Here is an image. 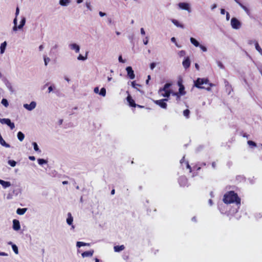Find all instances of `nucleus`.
I'll return each mask as SVG.
<instances>
[{
    "label": "nucleus",
    "mask_w": 262,
    "mask_h": 262,
    "mask_svg": "<svg viewBox=\"0 0 262 262\" xmlns=\"http://www.w3.org/2000/svg\"><path fill=\"white\" fill-rule=\"evenodd\" d=\"M43 60H44L45 65L46 66H47L48 64V62L50 61V58L47 57L46 56H44Z\"/></svg>",
    "instance_id": "obj_44"
},
{
    "label": "nucleus",
    "mask_w": 262,
    "mask_h": 262,
    "mask_svg": "<svg viewBox=\"0 0 262 262\" xmlns=\"http://www.w3.org/2000/svg\"><path fill=\"white\" fill-rule=\"evenodd\" d=\"M126 71L127 72V76L130 79H134L135 78V75L132 67H127L126 68Z\"/></svg>",
    "instance_id": "obj_9"
},
{
    "label": "nucleus",
    "mask_w": 262,
    "mask_h": 262,
    "mask_svg": "<svg viewBox=\"0 0 262 262\" xmlns=\"http://www.w3.org/2000/svg\"><path fill=\"white\" fill-rule=\"evenodd\" d=\"M164 93H162V92L159 94L160 95H161V96H162L163 97H165V98H167L168 97H169L170 94L173 93V92H171V91H163Z\"/></svg>",
    "instance_id": "obj_23"
},
{
    "label": "nucleus",
    "mask_w": 262,
    "mask_h": 262,
    "mask_svg": "<svg viewBox=\"0 0 262 262\" xmlns=\"http://www.w3.org/2000/svg\"><path fill=\"white\" fill-rule=\"evenodd\" d=\"M12 249L16 254L18 253V247L15 244L12 245Z\"/></svg>",
    "instance_id": "obj_40"
},
{
    "label": "nucleus",
    "mask_w": 262,
    "mask_h": 262,
    "mask_svg": "<svg viewBox=\"0 0 262 262\" xmlns=\"http://www.w3.org/2000/svg\"><path fill=\"white\" fill-rule=\"evenodd\" d=\"M216 63L218 66V67L220 68V69H225V66H224V64L222 63V62L219 60H217L216 61Z\"/></svg>",
    "instance_id": "obj_42"
},
{
    "label": "nucleus",
    "mask_w": 262,
    "mask_h": 262,
    "mask_svg": "<svg viewBox=\"0 0 262 262\" xmlns=\"http://www.w3.org/2000/svg\"><path fill=\"white\" fill-rule=\"evenodd\" d=\"M99 14L100 16H101V17H103L106 15V13L104 12H103L102 11H99Z\"/></svg>",
    "instance_id": "obj_56"
},
{
    "label": "nucleus",
    "mask_w": 262,
    "mask_h": 262,
    "mask_svg": "<svg viewBox=\"0 0 262 262\" xmlns=\"http://www.w3.org/2000/svg\"><path fill=\"white\" fill-rule=\"evenodd\" d=\"M178 7L182 10L187 11L189 13L191 12L190 5L186 2H181L178 4Z\"/></svg>",
    "instance_id": "obj_6"
},
{
    "label": "nucleus",
    "mask_w": 262,
    "mask_h": 262,
    "mask_svg": "<svg viewBox=\"0 0 262 262\" xmlns=\"http://www.w3.org/2000/svg\"><path fill=\"white\" fill-rule=\"evenodd\" d=\"M256 42H258L256 40L254 39H250L248 41V43L249 45H252V44L254 43V45H256Z\"/></svg>",
    "instance_id": "obj_46"
},
{
    "label": "nucleus",
    "mask_w": 262,
    "mask_h": 262,
    "mask_svg": "<svg viewBox=\"0 0 262 262\" xmlns=\"http://www.w3.org/2000/svg\"><path fill=\"white\" fill-rule=\"evenodd\" d=\"M225 206L223 204L219 205L218 206L219 209L221 213L224 214L226 212V210L225 209Z\"/></svg>",
    "instance_id": "obj_33"
},
{
    "label": "nucleus",
    "mask_w": 262,
    "mask_h": 262,
    "mask_svg": "<svg viewBox=\"0 0 262 262\" xmlns=\"http://www.w3.org/2000/svg\"><path fill=\"white\" fill-rule=\"evenodd\" d=\"M13 24H14V25L15 26H17V18L16 17H15V18L13 20Z\"/></svg>",
    "instance_id": "obj_64"
},
{
    "label": "nucleus",
    "mask_w": 262,
    "mask_h": 262,
    "mask_svg": "<svg viewBox=\"0 0 262 262\" xmlns=\"http://www.w3.org/2000/svg\"><path fill=\"white\" fill-rule=\"evenodd\" d=\"M140 32H141V34L143 35L145 34V32L143 28H141L140 29Z\"/></svg>",
    "instance_id": "obj_60"
},
{
    "label": "nucleus",
    "mask_w": 262,
    "mask_h": 262,
    "mask_svg": "<svg viewBox=\"0 0 262 262\" xmlns=\"http://www.w3.org/2000/svg\"><path fill=\"white\" fill-rule=\"evenodd\" d=\"M168 101L167 98L162 99L160 100H154V102L159 105L160 107L163 109H166L167 104L166 102Z\"/></svg>",
    "instance_id": "obj_5"
},
{
    "label": "nucleus",
    "mask_w": 262,
    "mask_h": 262,
    "mask_svg": "<svg viewBox=\"0 0 262 262\" xmlns=\"http://www.w3.org/2000/svg\"><path fill=\"white\" fill-rule=\"evenodd\" d=\"M186 167H187V168H188V169H189V170H190V172H191V168L190 166L189 165V163H188V161H187V162H186Z\"/></svg>",
    "instance_id": "obj_59"
},
{
    "label": "nucleus",
    "mask_w": 262,
    "mask_h": 262,
    "mask_svg": "<svg viewBox=\"0 0 262 262\" xmlns=\"http://www.w3.org/2000/svg\"><path fill=\"white\" fill-rule=\"evenodd\" d=\"M171 22L175 25L177 27H179V28H182L183 29L184 28V26L182 24H181L179 21L177 19H171Z\"/></svg>",
    "instance_id": "obj_22"
},
{
    "label": "nucleus",
    "mask_w": 262,
    "mask_h": 262,
    "mask_svg": "<svg viewBox=\"0 0 262 262\" xmlns=\"http://www.w3.org/2000/svg\"><path fill=\"white\" fill-rule=\"evenodd\" d=\"M36 106V103L35 101H32L30 104H24L23 106L28 111H31L34 110Z\"/></svg>",
    "instance_id": "obj_8"
},
{
    "label": "nucleus",
    "mask_w": 262,
    "mask_h": 262,
    "mask_svg": "<svg viewBox=\"0 0 262 262\" xmlns=\"http://www.w3.org/2000/svg\"><path fill=\"white\" fill-rule=\"evenodd\" d=\"M71 3V0H59V4L60 6L66 7Z\"/></svg>",
    "instance_id": "obj_20"
},
{
    "label": "nucleus",
    "mask_w": 262,
    "mask_h": 262,
    "mask_svg": "<svg viewBox=\"0 0 262 262\" xmlns=\"http://www.w3.org/2000/svg\"><path fill=\"white\" fill-rule=\"evenodd\" d=\"M37 162L39 165H42L43 164H47L48 161L43 159H38Z\"/></svg>",
    "instance_id": "obj_35"
},
{
    "label": "nucleus",
    "mask_w": 262,
    "mask_h": 262,
    "mask_svg": "<svg viewBox=\"0 0 262 262\" xmlns=\"http://www.w3.org/2000/svg\"><path fill=\"white\" fill-rule=\"evenodd\" d=\"M85 6L88 10L90 11H92V8L91 5V3L90 2H86Z\"/></svg>",
    "instance_id": "obj_43"
},
{
    "label": "nucleus",
    "mask_w": 262,
    "mask_h": 262,
    "mask_svg": "<svg viewBox=\"0 0 262 262\" xmlns=\"http://www.w3.org/2000/svg\"><path fill=\"white\" fill-rule=\"evenodd\" d=\"M171 86V83H165L163 88H161L159 90V91H158L159 94H160L163 91H170L169 90H168V89Z\"/></svg>",
    "instance_id": "obj_14"
},
{
    "label": "nucleus",
    "mask_w": 262,
    "mask_h": 262,
    "mask_svg": "<svg viewBox=\"0 0 262 262\" xmlns=\"http://www.w3.org/2000/svg\"><path fill=\"white\" fill-rule=\"evenodd\" d=\"M67 223L69 225H72L73 224V217L71 214V213L69 212L68 213V217L67 219Z\"/></svg>",
    "instance_id": "obj_19"
},
{
    "label": "nucleus",
    "mask_w": 262,
    "mask_h": 262,
    "mask_svg": "<svg viewBox=\"0 0 262 262\" xmlns=\"http://www.w3.org/2000/svg\"><path fill=\"white\" fill-rule=\"evenodd\" d=\"M131 85L134 88L136 89H137V86H141L140 84L136 83L135 81H132L131 82Z\"/></svg>",
    "instance_id": "obj_45"
},
{
    "label": "nucleus",
    "mask_w": 262,
    "mask_h": 262,
    "mask_svg": "<svg viewBox=\"0 0 262 262\" xmlns=\"http://www.w3.org/2000/svg\"><path fill=\"white\" fill-rule=\"evenodd\" d=\"M230 16L229 13L227 12L226 13V20L228 21L230 19Z\"/></svg>",
    "instance_id": "obj_54"
},
{
    "label": "nucleus",
    "mask_w": 262,
    "mask_h": 262,
    "mask_svg": "<svg viewBox=\"0 0 262 262\" xmlns=\"http://www.w3.org/2000/svg\"><path fill=\"white\" fill-rule=\"evenodd\" d=\"M118 60L121 63H124L125 62V60L123 59L122 55H120L118 57Z\"/></svg>",
    "instance_id": "obj_52"
},
{
    "label": "nucleus",
    "mask_w": 262,
    "mask_h": 262,
    "mask_svg": "<svg viewBox=\"0 0 262 262\" xmlns=\"http://www.w3.org/2000/svg\"><path fill=\"white\" fill-rule=\"evenodd\" d=\"M94 92L96 94H99V89L98 87H95L94 89Z\"/></svg>",
    "instance_id": "obj_55"
},
{
    "label": "nucleus",
    "mask_w": 262,
    "mask_h": 262,
    "mask_svg": "<svg viewBox=\"0 0 262 262\" xmlns=\"http://www.w3.org/2000/svg\"><path fill=\"white\" fill-rule=\"evenodd\" d=\"M69 47L71 50L75 51L77 53L80 51V46L76 43H70Z\"/></svg>",
    "instance_id": "obj_11"
},
{
    "label": "nucleus",
    "mask_w": 262,
    "mask_h": 262,
    "mask_svg": "<svg viewBox=\"0 0 262 262\" xmlns=\"http://www.w3.org/2000/svg\"><path fill=\"white\" fill-rule=\"evenodd\" d=\"M245 11V12L249 15L250 14L249 9L244 6L243 4H242L239 0L237 1V2H236Z\"/></svg>",
    "instance_id": "obj_17"
},
{
    "label": "nucleus",
    "mask_w": 262,
    "mask_h": 262,
    "mask_svg": "<svg viewBox=\"0 0 262 262\" xmlns=\"http://www.w3.org/2000/svg\"><path fill=\"white\" fill-rule=\"evenodd\" d=\"M148 43V38L147 36H146L145 37V38L143 40V43L145 45H147Z\"/></svg>",
    "instance_id": "obj_53"
},
{
    "label": "nucleus",
    "mask_w": 262,
    "mask_h": 262,
    "mask_svg": "<svg viewBox=\"0 0 262 262\" xmlns=\"http://www.w3.org/2000/svg\"><path fill=\"white\" fill-rule=\"evenodd\" d=\"M33 146V148H34V150L38 152V153H40L41 152V150L39 149L37 144L36 142H32V143Z\"/></svg>",
    "instance_id": "obj_31"
},
{
    "label": "nucleus",
    "mask_w": 262,
    "mask_h": 262,
    "mask_svg": "<svg viewBox=\"0 0 262 262\" xmlns=\"http://www.w3.org/2000/svg\"><path fill=\"white\" fill-rule=\"evenodd\" d=\"M29 159L31 161H34L35 160V157L33 156H30L29 157Z\"/></svg>",
    "instance_id": "obj_63"
},
{
    "label": "nucleus",
    "mask_w": 262,
    "mask_h": 262,
    "mask_svg": "<svg viewBox=\"0 0 262 262\" xmlns=\"http://www.w3.org/2000/svg\"><path fill=\"white\" fill-rule=\"evenodd\" d=\"M8 163L11 167H15L16 165V162L13 160H9L8 161Z\"/></svg>",
    "instance_id": "obj_39"
},
{
    "label": "nucleus",
    "mask_w": 262,
    "mask_h": 262,
    "mask_svg": "<svg viewBox=\"0 0 262 262\" xmlns=\"http://www.w3.org/2000/svg\"><path fill=\"white\" fill-rule=\"evenodd\" d=\"M0 184L2 185L4 189H6L11 186V183L9 181H5L0 179Z\"/></svg>",
    "instance_id": "obj_16"
},
{
    "label": "nucleus",
    "mask_w": 262,
    "mask_h": 262,
    "mask_svg": "<svg viewBox=\"0 0 262 262\" xmlns=\"http://www.w3.org/2000/svg\"><path fill=\"white\" fill-rule=\"evenodd\" d=\"M7 43L6 41L3 42L1 43L0 46V53L1 54H3L4 53L6 47H7Z\"/></svg>",
    "instance_id": "obj_21"
},
{
    "label": "nucleus",
    "mask_w": 262,
    "mask_h": 262,
    "mask_svg": "<svg viewBox=\"0 0 262 262\" xmlns=\"http://www.w3.org/2000/svg\"><path fill=\"white\" fill-rule=\"evenodd\" d=\"M231 27L235 30H238L242 27V23L236 17H233L231 19Z\"/></svg>",
    "instance_id": "obj_4"
},
{
    "label": "nucleus",
    "mask_w": 262,
    "mask_h": 262,
    "mask_svg": "<svg viewBox=\"0 0 262 262\" xmlns=\"http://www.w3.org/2000/svg\"><path fill=\"white\" fill-rule=\"evenodd\" d=\"M5 85L7 86V88L8 89V90L11 93H13L14 92V90H13V87L12 86V84H11V83L10 81H9L8 80H6V81H5Z\"/></svg>",
    "instance_id": "obj_24"
},
{
    "label": "nucleus",
    "mask_w": 262,
    "mask_h": 262,
    "mask_svg": "<svg viewBox=\"0 0 262 262\" xmlns=\"http://www.w3.org/2000/svg\"><path fill=\"white\" fill-rule=\"evenodd\" d=\"M223 202L225 204L235 203L236 208L234 209L232 213H236L238 211L241 205V199L237 194L233 191H230L224 195Z\"/></svg>",
    "instance_id": "obj_1"
},
{
    "label": "nucleus",
    "mask_w": 262,
    "mask_h": 262,
    "mask_svg": "<svg viewBox=\"0 0 262 262\" xmlns=\"http://www.w3.org/2000/svg\"><path fill=\"white\" fill-rule=\"evenodd\" d=\"M182 64L183 67L186 69L190 67V60L189 57H186L184 58L183 62Z\"/></svg>",
    "instance_id": "obj_12"
},
{
    "label": "nucleus",
    "mask_w": 262,
    "mask_h": 262,
    "mask_svg": "<svg viewBox=\"0 0 262 262\" xmlns=\"http://www.w3.org/2000/svg\"><path fill=\"white\" fill-rule=\"evenodd\" d=\"M126 100L128 103V104L131 107H136V104L134 100L133 99L132 97L130 95H128L126 98Z\"/></svg>",
    "instance_id": "obj_13"
},
{
    "label": "nucleus",
    "mask_w": 262,
    "mask_h": 262,
    "mask_svg": "<svg viewBox=\"0 0 262 262\" xmlns=\"http://www.w3.org/2000/svg\"><path fill=\"white\" fill-rule=\"evenodd\" d=\"M247 144L251 147H256L257 146L256 143L252 140H248Z\"/></svg>",
    "instance_id": "obj_34"
},
{
    "label": "nucleus",
    "mask_w": 262,
    "mask_h": 262,
    "mask_svg": "<svg viewBox=\"0 0 262 262\" xmlns=\"http://www.w3.org/2000/svg\"><path fill=\"white\" fill-rule=\"evenodd\" d=\"M19 8L17 7L16 9V12H15L16 17L17 16V15L19 14Z\"/></svg>",
    "instance_id": "obj_57"
},
{
    "label": "nucleus",
    "mask_w": 262,
    "mask_h": 262,
    "mask_svg": "<svg viewBox=\"0 0 262 262\" xmlns=\"http://www.w3.org/2000/svg\"><path fill=\"white\" fill-rule=\"evenodd\" d=\"M93 253H94V250H91L90 251L83 252L81 254V255H82V257H83V258L86 257H91L93 255Z\"/></svg>",
    "instance_id": "obj_15"
},
{
    "label": "nucleus",
    "mask_w": 262,
    "mask_h": 262,
    "mask_svg": "<svg viewBox=\"0 0 262 262\" xmlns=\"http://www.w3.org/2000/svg\"><path fill=\"white\" fill-rule=\"evenodd\" d=\"M227 12H226L225 10L224 9H221V14H222V15H224L225 14H226Z\"/></svg>",
    "instance_id": "obj_61"
},
{
    "label": "nucleus",
    "mask_w": 262,
    "mask_h": 262,
    "mask_svg": "<svg viewBox=\"0 0 262 262\" xmlns=\"http://www.w3.org/2000/svg\"><path fill=\"white\" fill-rule=\"evenodd\" d=\"M171 41L176 43V42H177V41H176V38L174 37H172L171 38Z\"/></svg>",
    "instance_id": "obj_62"
},
{
    "label": "nucleus",
    "mask_w": 262,
    "mask_h": 262,
    "mask_svg": "<svg viewBox=\"0 0 262 262\" xmlns=\"http://www.w3.org/2000/svg\"><path fill=\"white\" fill-rule=\"evenodd\" d=\"M178 84L179 86V89L178 92H173L172 93V96H177V100H179L180 99V96L184 95L186 93L185 91L184 86L180 83V82H178Z\"/></svg>",
    "instance_id": "obj_3"
},
{
    "label": "nucleus",
    "mask_w": 262,
    "mask_h": 262,
    "mask_svg": "<svg viewBox=\"0 0 262 262\" xmlns=\"http://www.w3.org/2000/svg\"><path fill=\"white\" fill-rule=\"evenodd\" d=\"M55 89V87L54 85H51L48 88V93H50L53 91L54 89Z\"/></svg>",
    "instance_id": "obj_48"
},
{
    "label": "nucleus",
    "mask_w": 262,
    "mask_h": 262,
    "mask_svg": "<svg viewBox=\"0 0 262 262\" xmlns=\"http://www.w3.org/2000/svg\"><path fill=\"white\" fill-rule=\"evenodd\" d=\"M178 54L180 57H183L185 55L186 52L184 50H181L179 52Z\"/></svg>",
    "instance_id": "obj_47"
},
{
    "label": "nucleus",
    "mask_w": 262,
    "mask_h": 262,
    "mask_svg": "<svg viewBox=\"0 0 262 262\" xmlns=\"http://www.w3.org/2000/svg\"><path fill=\"white\" fill-rule=\"evenodd\" d=\"M194 85L199 89H206L209 91H210V87L212 86V84L209 83L207 78H198L194 81Z\"/></svg>",
    "instance_id": "obj_2"
},
{
    "label": "nucleus",
    "mask_w": 262,
    "mask_h": 262,
    "mask_svg": "<svg viewBox=\"0 0 262 262\" xmlns=\"http://www.w3.org/2000/svg\"><path fill=\"white\" fill-rule=\"evenodd\" d=\"M261 217H262V215H261L260 213L256 214L255 215V217L256 218L257 220L259 219Z\"/></svg>",
    "instance_id": "obj_58"
},
{
    "label": "nucleus",
    "mask_w": 262,
    "mask_h": 262,
    "mask_svg": "<svg viewBox=\"0 0 262 262\" xmlns=\"http://www.w3.org/2000/svg\"><path fill=\"white\" fill-rule=\"evenodd\" d=\"M26 23V18L22 17L19 25L18 26V29H21Z\"/></svg>",
    "instance_id": "obj_28"
},
{
    "label": "nucleus",
    "mask_w": 262,
    "mask_h": 262,
    "mask_svg": "<svg viewBox=\"0 0 262 262\" xmlns=\"http://www.w3.org/2000/svg\"><path fill=\"white\" fill-rule=\"evenodd\" d=\"M8 118H0V123L2 124H5Z\"/></svg>",
    "instance_id": "obj_50"
},
{
    "label": "nucleus",
    "mask_w": 262,
    "mask_h": 262,
    "mask_svg": "<svg viewBox=\"0 0 262 262\" xmlns=\"http://www.w3.org/2000/svg\"><path fill=\"white\" fill-rule=\"evenodd\" d=\"M255 49L259 52V53L262 55V49L259 46L258 42H256V45H255Z\"/></svg>",
    "instance_id": "obj_36"
},
{
    "label": "nucleus",
    "mask_w": 262,
    "mask_h": 262,
    "mask_svg": "<svg viewBox=\"0 0 262 262\" xmlns=\"http://www.w3.org/2000/svg\"><path fill=\"white\" fill-rule=\"evenodd\" d=\"M199 47L200 48V49L203 51V52H206L207 51V48L202 45H200V46H199Z\"/></svg>",
    "instance_id": "obj_49"
},
{
    "label": "nucleus",
    "mask_w": 262,
    "mask_h": 262,
    "mask_svg": "<svg viewBox=\"0 0 262 262\" xmlns=\"http://www.w3.org/2000/svg\"><path fill=\"white\" fill-rule=\"evenodd\" d=\"M90 246V244L84 243L82 242H77L76 246L78 248H80L82 246Z\"/></svg>",
    "instance_id": "obj_32"
},
{
    "label": "nucleus",
    "mask_w": 262,
    "mask_h": 262,
    "mask_svg": "<svg viewBox=\"0 0 262 262\" xmlns=\"http://www.w3.org/2000/svg\"><path fill=\"white\" fill-rule=\"evenodd\" d=\"M1 103L5 106L6 107H8L9 105V102L7 99L3 98L1 101Z\"/></svg>",
    "instance_id": "obj_37"
},
{
    "label": "nucleus",
    "mask_w": 262,
    "mask_h": 262,
    "mask_svg": "<svg viewBox=\"0 0 262 262\" xmlns=\"http://www.w3.org/2000/svg\"><path fill=\"white\" fill-rule=\"evenodd\" d=\"M125 246L123 245L120 246H115L114 247V251L116 252H120L121 251L124 250Z\"/></svg>",
    "instance_id": "obj_18"
},
{
    "label": "nucleus",
    "mask_w": 262,
    "mask_h": 262,
    "mask_svg": "<svg viewBox=\"0 0 262 262\" xmlns=\"http://www.w3.org/2000/svg\"><path fill=\"white\" fill-rule=\"evenodd\" d=\"M27 210V208H19L16 210V213L19 215H23L26 213Z\"/></svg>",
    "instance_id": "obj_27"
},
{
    "label": "nucleus",
    "mask_w": 262,
    "mask_h": 262,
    "mask_svg": "<svg viewBox=\"0 0 262 262\" xmlns=\"http://www.w3.org/2000/svg\"><path fill=\"white\" fill-rule=\"evenodd\" d=\"M190 41L191 43L196 47L200 46V43L199 42L194 38L190 37Z\"/></svg>",
    "instance_id": "obj_25"
},
{
    "label": "nucleus",
    "mask_w": 262,
    "mask_h": 262,
    "mask_svg": "<svg viewBox=\"0 0 262 262\" xmlns=\"http://www.w3.org/2000/svg\"><path fill=\"white\" fill-rule=\"evenodd\" d=\"M156 63L155 62H152L150 64V69L152 70L156 67Z\"/></svg>",
    "instance_id": "obj_51"
},
{
    "label": "nucleus",
    "mask_w": 262,
    "mask_h": 262,
    "mask_svg": "<svg viewBox=\"0 0 262 262\" xmlns=\"http://www.w3.org/2000/svg\"><path fill=\"white\" fill-rule=\"evenodd\" d=\"M88 52H86L85 53V55L84 56L82 55L81 54H79L78 55V56L77 57V59L78 60L85 61L88 58Z\"/></svg>",
    "instance_id": "obj_29"
},
{
    "label": "nucleus",
    "mask_w": 262,
    "mask_h": 262,
    "mask_svg": "<svg viewBox=\"0 0 262 262\" xmlns=\"http://www.w3.org/2000/svg\"><path fill=\"white\" fill-rule=\"evenodd\" d=\"M178 182L181 187L188 186V180L185 176H181L178 179Z\"/></svg>",
    "instance_id": "obj_7"
},
{
    "label": "nucleus",
    "mask_w": 262,
    "mask_h": 262,
    "mask_svg": "<svg viewBox=\"0 0 262 262\" xmlns=\"http://www.w3.org/2000/svg\"><path fill=\"white\" fill-rule=\"evenodd\" d=\"M17 137L18 139L20 141H23V140L25 138V135H24V134L23 133H22L21 132L19 131V132H18L17 133Z\"/></svg>",
    "instance_id": "obj_30"
},
{
    "label": "nucleus",
    "mask_w": 262,
    "mask_h": 262,
    "mask_svg": "<svg viewBox=\"0 0 262 262\" xmlns=\"http://www.w3.org/2000/svg\"><path fill=\"white\" fill-rule=\"evenodd\" d=\"M13 229L15 231H18L20 229V225L19 221L16 219L13 220Z\"/></svg>",
    "instance_id": "obj_10"
},
{
    "label": "nucleus",
    "mask_w": 262,
    "mask_h": 262,
    "mask_svg": "<svg viewBox=\"0 0 262 262\" xmlns=\"http://www.w3.org/2000/svg\"><path fill=\"white\" fill-rule=\"evenodd\" d=\"M11 129H13L15 128V124L13 122L11 121V120L9 118L7 119L6 124Z\"/></svg>",
    "instance_id": "obj_26"
},
{
    "label": "nucleus",
    "mask_w": 262,
    "mask_h": 262,
    "mask_svg": "<svg viewBox=\"0 0 262 262\" xmlns=\"http://www.w3.org/2000/svg\"><path fill=\"white\" fill-rule=\"evenodd\" d=\"M190 114V111L188 109H186L183 111V115L187 118H189Z\"/></svg>",
    "instance_id": "obj_41"
},
{
    "label": "nucleus",
    "mask_w": 262,
    "mask_h": 262,
    "mask_svg": "<svg viewBox=\"0 0 262 262\" xmlns=\"http://www.w3.org/2000/svg\"><path fill=\"white\" fill-rule=\"evenodd\" d=\"M99 94L104 97L106 95V89L104 88H102L99 91Z\"/></svg>",
    "instance_id": "obj_38"
}]
</instances>
